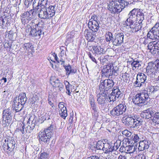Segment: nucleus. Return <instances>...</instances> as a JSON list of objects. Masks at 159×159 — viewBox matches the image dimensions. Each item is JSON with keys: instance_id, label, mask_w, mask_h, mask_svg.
<instances>
[{"instance_id": "obj_1", "label": "nucleus", "mask_w": 159, "mask_h": 159, "mask_svg": "<svg viewBox=\"0 0 159 159\" xmlns=\"http://www.w3.org/2000/svg\"><path fill=\"white\" fill-rule=\"evenodd\" d=\"M54 6H50L48 8L42 7L37 9V14L41 19H47L53 16L55 13Z\"/></svg>"}, {"instance_id": "obj_2", "label": "nucleus", "mask_w": 159, "mask_h": 159, "mask_svg": "<svg viewBox=\"0 0 159 159\" xmlns=\"http://www.w3.org/2000/svg\"><path fill=\"white\" fill-rule=\"evenodd\" d=\"M146 90H143L142 93H138L134 96L132 98L133 103L137 106L142 107L146 104L149 98V96Z\"/></svg>"}, {"instance_id": "obj_3", "label": "nucleus", "mask_w": 159, "mask_h": 159, "mask_svg": "<svg viewBox=\"0 0 159 159\" xmlns=\"http://www.w3.org/2000/svg\"><path fill=\"white\" fill-rule=\"evenodd\" d=\"M118 71V67L113 66V64H109L103 66L101 71L102 76L109 78L112 75L117 76Z\"/></svg>"}, {"instance_id": "obj_4", "label": "nucleus", "mask_w": 159, "mask_h": 159, "mask_svg": "<svg viewBox=\"0 0 159 159\" xmlns=\"http://www.w3.org/2000/svg\"><path fill=\"white\" fill-rule=\"evenodd\" d=\"M122 122L125 125L131 128H135L142 125V121L133 118V116L128 114L123 117Z\"/></svg>"}, {"instance_id": "obj_5", "label": "nucleus", "mask_w": 159, "mask_h": 159, "mask_svg": "<svg viewBox=\"0 0 159 159\" xmlns=\"http://www.w3.org/2000/svg\"><path fill=\"white\" fill-rule=\"evenodd\" d=\"M52 128L53 125H52L43 131L39 132V141L43 142L45 144H49L52 135Z\"/></svg>"}, {"instance_id": "obj_6", "label": "nucleus", "mask_w": 159, "mask_h": 159, "mask_svg": "<svg viewBox=\"0 0 159 159\" xmlns=\"http://www.w3.org/2000/svg\"><path fill=\"white\" fill-rule=\"evenodd\" d=\"M126 108L125 105L120 104L111 111L110 114L113 117L118 116L125 112Z\"/></svg>"}, {"instance_id": "obj_7", "label": "nucleus", "mask_w": 159, "mask_h": 159, "mask_svg": "<svg viewBox=\"0 0 159 159\" xmlns=\"http://www.w3.org/2000/svg\"><path fill=\"white\" fill-rule=\"evenodd\" d=\"M114 85V82L112 80H105L101 82L99 89L101 92H105V91L112 89Z\"/></svg>"}, {"instance_id": "obj_8", "label": "nucleus", "mask_w": 159, "mask_h": 159, "mask_svg": "<svg viewBox=\"0 0 159 159\" xmlns=\"http://www.w3.org/2000/svg\"><path fill=\"white\" fill-rule=\"evenodd\" d=\"M140 11V9L134 8L130 11L128 14L129 18L125 21V24L134 23L139 18L138 14Z\"/></svg>"}, {"instance_id": "obj_9", "label": "nucleus", "mask_w": 159, "mask_h": 159, "mask_svg": "<svg viewBox=\"0 0 159 159\" xmlns=\"http://www.w3.org/2000/svg\"><path fill=\"white\" fill-rule=\"evenodd\" d=\"M120 7H119L117 3V1H112L110 2L108 6V9L111 13L115 14L120 13L121 11Z\"/></svg>"}, {"instance_id": "obj_10", "label": "nucleus", "mask_w": 159, "mask_h": 159, "mask_svg": "<svg viewBox=\"0 0 159 159\" xmlns=\"http://www.w3.org/2000/svg\"><path fill=\"white\" fill-rule=\"evenodd\" d=\"M124 35L122 33H119L113 36L112 43L114 45L120 46L123 42Z\"/></svg>"}, {"instance_id": "obj_11", "label": "nucleus", "mask_w": 159, "mask_h": 159, "mask_svg": "<svg viewBox=\"0 0 159 159\" xmlns=\"http://www.w3.org/2000/svg\"><path fill=\"white\" fill-rule=\"evenodd\" d=\"M2 114V123H9L12 119V115L11 110L9 109L4 110L3 111Z\"/></svg>"}, {"instance_id": "obj_12", "label": "nucleus", "mask_w": 159, "mask_h": 159, "mask_svg": "<svg viewBox=\"0 0 159 159\" xmlns=\"http://www.w3.org/2000/svg\"><path fill=\"white\" fill-rule=\"evenodd\" d=\"M97 97L98 103L102 106H104L108 101V98L106 93L101 92V93L98 94Z\"/></svg>"}, {"instance_id": "obj_13", "label": "nucleus", "mask_w": 159, "mask_h": 159, "mask_svg": "<svg viewBox=\"0 0 159 159\" xmlns=\"http://www.w3.org/2000/svg\"><path fill=\"white\" fill-rule=\"evenodd\" d=\"M148 48L152 53H156L157 51L159 50V41L150 42L148 44Z\"/></svg>"}, {"instance_id": "obj_14", "label": "nucleus", "mask_w": 159, "mask_h": 159, "mask_svg": "<svg viewBox=\"0 0 159 159\" xmlns=\"http://www.w3.org/2000/svg\"><path fill=\"white\" fill-rule=\"evenodd\" d=\"M152 64L150 62L148 63L146 67V74L152 78L154 77L156 71V69L154 67L155 66L154 65Z\"/></svg>"}, {"instance_id": "obj_15", "label": "nucleus", "mask_w": 159, "mask_h": 159, "mask_svg": "<svg viewBox=\"0 0 159 159\" xmlns=\"http://www.w3.org/2000/svg\"><path fill=\"white\" fill-rule=\"evenodd\" d=\"M147 91V93L149 96L151 95L152 97L157 96L159 94V86H152L150 89L145 90Z\"/></svg>"}, {"instance_id": "obj_16", "label": "nucleus", "mask_w": 159, "mask_h": 159, "mask_svg": "<svg viewBox=\"0 0 159 159\" xmlns=\"http://www.w3.org/2000/svg\"><path fill=\"white\" fill-rule=\"evenodd\" d=\"M27 100V98L26 96L25 93H20L18 97H16L13 99V102L17 103V101L18 103H20L23 105H24Z\"/></svg>"}, {"instance_id": "obj_17", "label": "nucleus", "mask_w": 159, "mask_h": 159, "mask_svg": "<svg viewBox=\"0 0 159 159\" xmlns=\"http://www.w3.org/2000/svg\"><path fill=\"white\" fill-rule=\"evenodd\" d=\"M95 32L88 29L85 30L84 31V34L86 39L89 41H93L96 37Z\"/></svg>"}, {"instance_id": "obj_18", "label": "nucleus", "mask_w": 159, "mask_h": 159, "mask_svg": "<svg viewBox=\"0 0 159 159\" xmlns=\"http://www.w3.org/2000/svg\"><path fill=\"white\" fill-rule=\"evenodd\" d=\"M154 112L151 108L145 110L141 114L140 116L142 117L145 119H152V116L153 115Z\"/></svg>"}, {"instance_id": "obj_19", "label": "nucleus", "mask_w": 159, "mask_h": 159, "mask_svg": "<svg viewBox=\"0 0 159 159\" xmlns=\"http://www.w3.org/2000/svg\"><path fill=\"white\" fill-rule=\"evenodd\" d=\"M4 142L7 144V150L10 152L12 151L15 147L16 143L15 140L12 138H10L7 139V140L5 139Z\"/></svg>"}, {"instance_id": "obj_20", "label": "nucleus", "mask_w": 159, "mask_h": 159, "mask_svg": "<svg viewBox=\"0 0 159 159\" xmlns=\"http://www.w3.org/2000/svg\"><path fill=\"white\" fill-rule=\"evenodd\" d=\"M88 25L89 29L94 32H97L99 29V27L98 22L89 20Z\"/></svg>"}, {"instance_id": "obj_21", "label": "nucleus", "mask_w": 159, "mask_h": 159, "mask_svg": "<svg viewBox=\"0 0 159 159\" xmlns=\"http://www.w3.org/2000/svg\"><path fill=\"white\" fill-rule=\"evenodd\" d=\"M126 25L127 26H129L130 28L132 29V32H137L141 30L142 27L141 24L138 22L135 23L134 24V23H129Z\"/></svg>"}, {"instance_id": "obj_22", "label": "nucleus", "mask_w": 159, "mask_h": 159, "mask_svg": "<svg viewBox=\"0 0 159 159\" xmlns=\"http://www.w3.org/2000/svg\"><path fill=\"white\" fill-rule=\"evenodd\" d=\"M58 107L60 108L59 111L60 115L62 118L65 119L67 116L66 107L61 102L58 105Z\"/></svg>"}, {"instance_id": "obj_23", "label": "nucleus", "mask_w": 159, "mask_h": 159, "mask_svg": "<svg viewBox=\"0 0 159 159\" xmlns=\"http://www.w3.org/2000/svg\"><path fill=\"white\" fill-rule=\"evenodd\" d=\"M50 82L53 87L59 88L60 91L64 89L63 85L58 79H56L55 80L51 79Z\"/></svg>"}, {"instance_id": "obj_24", "label": "nucleus", "mask_w": 159, "mask_h": 159, "mask_svg": "<svg viewBox=\"0 0 159 159\" xmlns=\"http://www.w3.org/2000/svg\"><path fill=\"white\" fill-rule=\"evenodd\" d=\"M34 11L31 10L23 13L21 15V17H23L28 20H30L34 17Z\"/></svg>"}, {"instance_id": "obj_25", "label": "nucleus", "mask_w": 159, "mask_h": 159, "mask_svg": "<svg viewBox=\"0 0 159 159\" xmlns=\"http://www.w3.org/2000/svg\"><path fill=\"white\" fill-rule=\"evenodd\" d=\"M114 150V148L110 143H105V144L103 149V151L105 153L109 154Z\"/></svg>"}, {"instance_id": "obj_26", "label": "nucleus", "mask_w": 159, "mask_h": 159, "mask_svg": "<svg viewBox=\"0 0 159 159\" xmlns=\"http://www.w3.org/2000/svg\"><path fill=\"white\" fill-rule=\"evenodd\" d=\"M133 61H129L130 62H131V65L133 70H134L136 69H138L141 66V62L140 61H135L134 59H133Z\"/></svg>"}, {"instance_id": "obj_27", "label": "nucleus", "mask_w": 159, "mask_h": 159, "mask_svg": "<svg viewBox=\"0 0 159 159\" xmlns=\"http://www.w3.org/2000/svg\"><path fill=\"white\" fill-rule=\"evenodd\" d=\"M93 49L94 51V53L97 55L103 54L105 53V52L104 51L103 49L100 46H94L93 47Z\"/></svg>"}, {"instance_id": "obj_28", "label": "nucleus", "mask_w": 159, "mask_h": 159, "mask_svg": "<svg viewBox=\"0 0 159 159\" xmlns=\"http://www.w3.org/2000/svg\"><path fill=\"white\" fill-rule=\"evenodd\" d=\"M66 71V75L68 76L70 74H74L77 72V70L75 68H72L70 65L64 66Z\"/></svg>"}, {"instance_id": "obj_29", "label": "nucleus", "mask_w": 159, "mask_h": 159, "mask_svg": "<svg viewBox=\"0 0 159 159\" xmlns=\"http://www.w3.org/2000/svg\"><path fill=\"white\" fill-rule=\"evenodd\" d=\"M23 105L20 103H18V102L17 101V103L13 102L12 108L16 112H18L21 110L23 107Z\"/></svg>"}, {"instance_id": "obj_30", "label": "nucleus", "mask_w": 159, "mask_h": 159, "mask_svg": "<svg viewBox=\"0 0 159 159\" xmlns=\"http://www.w3.org/2000/svg\"><path fill=\"white\" fill-rule=\"evenodd\" d=\"M111 93L119 99L120 98H121V96H122L121 92L117 87H114L112 89Z\"/></svg>"}, {"instance_id": "obj_31", "label": "nucleus", "mask_w": 159, "mask_h": 159, "mask_svg": "<svg viewBox=\"0 0 159 159\" xmlns=\"http://www.w3.org/2000/svg\"><path fill=\"white\" fill-rule=\"evenodd\" d=\"M137 77L141 81L142 84L144 85L147 83L146 81L147 76L145 74L142 73H139L137 75Z\"/></svg>"}, {"instance_id": "obj_32", "label": "nucleus", "mask_w": 159, "mask_h": 159, "mask_svg": "<svg viewBox=\"0 0 159 159\" xmlns=\"http://www.w3.org/2000/svg\"><path fill=\"white\" fill-rule=\"evenodd\" d=\"M38 2V6H40V7H43V8H48L47 7V4L48 3L47 0H34L33 2V3L34 4V2Z\"/></svg>"}, {"instance_id": "obj_33", "label": "nucleus", "mask_w": 159, "mask_h": 159, "mask_svg": "<svg viewBox=\"0 0 159 159\" xmlns=\"http://www.w3.org/2000/svg\"><path fill=\"white\" fill-rule=\"evenodd\" d=\"M28 29V31H30V33L29 35L32 36H37V34L35 33L36 31H37V28L34 26L33 28H32L30 25L27 26V28ZM26 31H27L28 29H26Z\"/></svg>"}, {"instance_id": "obj_34", "label": "nucleus", "mask_w": 159, "mask_h": 159, "mask_svg": "<svg viewBox=\"0 0 159 159\" xmlns=\"http://www.w3.org/2000/svg\"><path fill=\"white\" fill-rule=\"evenodd\" d=\"M65 47L63 46L61 47L60 48L61 52L59 54V57L60 58V61L61 62V65L63 64L64 62L65 61L63 58V56L65 53V52L64 50Z\"/></svg>"}, {"instance_id": "obj_35", "label": "nucleus", "mask_w": 159, "mask_h": 159, "mask_svg": "<svg viewBox=\"0 0 159 159\" xmlns=\"http://www.w3.org/2000/svg\"><path fill=\"white\" fill-rule=\"evenodd\" d=\"M105 37L107 42L109 43H110L111 42H112L113 36L111 32H107L105 34Z\"/></svg>"}, {"instance_id": "obj_36", "label": "nucleus", "mask_w": 159, "mask_h": 159, "mask_svg": "<svg viewBox=\"0 0 159 159\" xmlns=\"http://www.w3.org/2000/svg\"><path fill=\"white\" fill-rule=\"evenodd\" d=\"M117 3L119 7H121L120 9H121V11L126 6H127L128 4H129V3H128L127 2H125L124 0H118Z\"/></svg>"}, {"instance_id": "obj_37", "label": "nucleus", "mask_w": 159, "mask_h": 159, "mask_svg": "<svg viewBox=\"0 0 159 159\" xmlns=\"http://www.w3.org/2000/svg\"><path fill=\"white\" fill-rule=\"evenodd\" d=\"M152 122L157 124H159V112L156 113L152 119Z\"/></svg>"}, {"instance_id": "obj_38", "label": "nucleus", "mask_w": 159, "mask_h": 159, "mask_svg": "<svg viewBox=\"0 0 159 159\" xmlns=\"http://www.w3.org/2000/svg\"><path fill=\"white\" fill-rule=\"evenodd\" d=\"M136 149L134 146H126V152H128L129 153H133L135 151Z\"/></svg>"}, {"instance_id": "obj_39", "label": "nucleus", "mask_w": 159, "mask_h": 159, "mask_svg": "<svg viewBox=\"0 0 159 159\" xmlns=\"http://www.w3.org/2000/svg\"><path fill=\"white\" fill-rule=\"evenodd\" d=\"M105 143L102 141H98L96 143V148L97 150H102L103 149Z\"/></svg>"}, {"instance_id": "obj_40", "label": "nucleus", "mask_w": 159, "mask_h": 159, "mask_svg": "<svg viewBox=\"0 0 159 159\" xmlns=\"http://www.w3.org/2000/svg\"><path fill=\"white\" fill-rule=\"evenodd\" d=\"M150 142L146 141H143L139 142V146L141 145L143 146V149H148L149 146Z\"/></svg>"}, {"instance_id": "obj_41", "label": "nucleus", "mask_w": 159, "mask_h": 159, "mask_svg": "<svg viewBox=\"0 0 159 159\" xmlns=\"http://www.w3.org/2000/svg\"><path fill=\"white\" fill-rule=\"evenodd\" d=\"M88 54L89 58L91 59V60L93 62L97 64L98 61H97L96 59V58L97 57V55L94 53H93V54H92L90 52H89Z\"/></svg>"}, {"instance_id": "obj_42", "label": "nucleus", "mask_w": 159, "mask_h": 159, "mask_svg": "<svg viewBox=\"0 0 159 159\" xmlns=\"http://www.w3.org/2000/svg\"><path fill=\"white\" fill-rule=\"evenodd\" d=\"M64 83L66 86V93L68 94V95H70L71 92H70V88L71 86V84L67 81H65Z\"/></svg>"}, {"instance_id": "obj_43", "label": "nucleus", "mask_w": 159, "mask_h": 159, "mask_svg": "<svg viewBox=\"0 0 159 159\" xmlns=\"http://www.w3.org/2000/svg\"><path fill=\"white\" fill-rule=\"evenodd\" d=\"M138 16L139 18L137 19V20H139L138 23L141 24L142 21L144 20V14L141 12V10L139 12Z\"/></svg>"}, {"instance_id": "obj_44", "label": "nucleus", "mask_w": 159, "mask_h": 159, "mask_svg": "<svg viewBox=\"0 0 159 159\" xmlns=\"http://www.w3.org/2000/svg\"><path fill=\"white\" fill-rule=\"evenodd\" d=\"M151 30L153 33L159 32V23H156Z\"/></svg>"}, {"instance_id": "obj_45", "label": "nucleus", "mask_w": 159, "mask_h": 159, "mask_svg": "<svg viewBox=\"0 0 159 159\" xmlns=\"http://www.w3.org/2000/svg\"><path fill=\"white\" fill-rule=\"evenodd\" d=\"M23 48H24V49L25 48L26 50H29V49L32 50L34 47L32 44L27 43L24 44Z\"/></svg>"}, {"instance_id": "obj_46", "label": "nucleus", "mask_w": 159, "mask_h": 159, "mask_svg": "<svg viewBox=\"0 0 159 159\" xmlns=\"http://www.w3.org/2000/svg\"><path fill=\"white\" fill-rule=\"evenodd\" d=\"M44 23L43 21L39 22L38 24L35 25L34 26L37 29L41 30H42L43 29Z\"/></svg>"}, {"instance_id": "obj_47", "label": "nucleus", "mask_w": 159, "mask_h": 159, "mask_svg": "<svg viewBox=\"0 0 159 159\" xmlns=\"http://www.w3.org/2000/svg\"><path fill=\"white\" fill-rule=\"evenodd\" d=\"M34 125H28L25 128V131L26 133H30L33 131L34 128Z\"/></svg>"}, {"instance_id": "obj_48", "label": "nucleus", "mask_w": 159, "mask_h": 159, "mask_svg": "<svg viewBox=\"0 0 159 159\" xmlns=\"http://www.w3.org/2000/svg\"><path fill=\"white\" fill-rule=\"evenodd\" d=\"M134 86L135 87H141L143 85L139 80L136 77V80L134 83Z\"/></svg>"}, {"instance_id": "obj_49", "label": "nucleus", "mask_w": 159, "mask_h": 159, "mask_svg": "<svg viewBox=\"0 0 159 159\" xmlns=\"http://www.w3.org/2000/svg\"><path fill=\"white\" fill-rule=\"evenodd\" d=\"M109 100L108 99V101H110L111 102L112 101H115L116 100L118 99L117 98V97H115V95L111 93L109 96Z\"/></svg>"}, {"instance_id": "obj_50", "label": "nucleus", "mask_w": 159, "mask_h": 159, "mask_svg": "<svg viewBox=\"0 0 159 159\" xmlns=\"http://www.w3.org/2000/svg\"><path fill=\"white\" fill-rule=\"evenodd\" d=\"M152 64L154 65V67L156 69V71L159 72V60L158 61H156L153 63L152 62H151Z\"/></svg>"}, {"instance_id": "obj_51", "label": "nucleus", "mask_w": 159, "mask_h": 159, "mask_svg": "<svg viewBox=\"0 0 159 159\" xmlns=\"http://www.w3.org/2000/svg\"><path fill=\"white\" fill-rule=\"evenodd\" d=\"M89 101L90 105L95 103V101L93 95L90 94L89 96Z\"/></svg>"}, {"instance_id": "obj_52", "label": "nucleus", "mask_w": 159, "mask_h": 159, "mask_svg": "<svg viewBox=\"0 0 159 159\" xmlns=\"http://www.w3.org/2000/svg\"><path fill=\"white\" fill-rule=\"evenodd\" d=\"M120 143L121 141L120 140H118L114 143V146H112V147L114 148V150L116 151L118 149L120 145Z\"/></svg>"}, {"instance_id": "obj_53", "label": "nucleus", "mask_w": 159, "mask_h": 159, "mask_svg": "<svg viewBox=\"0 0 159 159\" xmlns=\"http://www.w3.org/2000/svg\"><path fill=\"white\" fill-rule=\"evenodd\" d=\"M122 134L126 137H130L132 134L127 129H125L122 132Z\"/></svg>"}, {"instance_id": "obj_54", "label": "nucleus", "mask_w": 159, "mask_h": 159, "mask_svg": "<svg viewBox=\"0 0 159 159\" xmlns=\"http://www.w3.org/2000/svg\"><path fill=\"white\" fill-rule=\"evenodd\" d=\"M148 38L152 39H154V33L151 31V30L148 32L147 34Z\"/></svg>"}, {"instance_id": "obj_55", "label": "nucleus", "mask_w": 159, "mask_h": 159, "mask_svg": "<svg viewBox=\"0 0 159 159\" xmlns=\"http://www.w3.org/2000/svg\"><path fill=\"white\" fill-rule=\"evenodd\" d=\"M126 144L125 143L124 144L123 143H122L121 146L120 148L119 151L121 152H126Z\"/></svg>"}, {"instance_id": "obj_56", "label": "nucleus", "mask_w": 159, "mask_h": 159, "mask_svg": "<svg viewBox=\"0 0 159 159\" xmlns=\"http://www.w3.org/2000/svg\"><path fill=\"white\" fill-rule=\"evenodd\" d=\"M20 126L18 127V129H20V131L23 134L25 133L24 129L25 125L24 124H20L19 125Z\"/></svg>"}, {"instance_id": "obj_57", "label": "nucleus", "mask_w": 159, "mask_h": 159, "mask_svg": "<svg viewBox=\"0 0 159 159\" xmlns=\"http://www.w3.org/2000/svg\"><path fill=\"white\" fill-rule=\"evenodd\" d=\"M48 154L45 152L42 153L40 155V156L39 159H45L47 158Z\"/></svg>"}, {"instance_id": "obj_58", "label": "nucleus", "mask_w": 159, "mask_h": 159, "mask_svg": "<svg viewBox=\"0 0 159 159\" xmlns=\"http://www.w3.org/2000/svg\"><path fill=\"white\" fill-rule=\"evenodd\" d=\"M128 75V74L126 72L122 74V77L124 81L126 82L128 80V78L129 77Z\"/></svg>"}, {"instance_id": "obj_59", "label": "nucleus", "mask_w": 159, "mask_h": 159, "mask_svg": "<svg viewBox=\"0 0 159 159\" xmlns=\"http://www.w3.org/2000/svg\"><path fill=\"white\" fill-rule=\"evenodd\" d=\"M99 59L101 62L102 63L106 62L107 61V60L104 56H101L100 57L98 58Z\"/></svg>"}, {"instance_id": "obj_60", "label": "nucleus", "mask_w": 159, "mask_h": 159, "mask_svg": "<svg viewBox=\"0 0 159 159\" xmlns=\"http://www.w3.org/2000/svg\"><path fill=\"white\" fill-rule=\"evenodd\" d=\"M11 44L9 42H6L4 45L5 48H9V49H11Z\"/></svg>"}, {"instance_id": "obj_61", "label": "nucleus", "mask_w": 159, "mask_h": 159, "mask_svg": "<svg viewBox=\"0 0 159 159\" xmlns=\"http://www.w3.org/2000/svg\"><path fill=\"white\" fill-rule=\"evenodd\" d=\"M140 138L139 136L137 134H135L134 138L133 139L135 143H137V142L139 141Z\"/></svg>"}, {"instance_id": "obj_62", "label": "nucleus", "mask_w": 159, "mask_h": 159, "mask_svg": "<svg viewBox=\"0 0 159 159\" xmlns=\"http://www.w3.org/2000/svg\"><path fill=\"white\" fill-rule=\"evenodd\" d=\"M89 20H92L93 21L98 22V16L95 15H93L91 19Z\"/></svg>"}, {"instance_id": "obj_63", "label": "nucleus", "mask_w": 159, "mask_h": 159, "mask_svg": "<svg viewBox=\"0 0 159 159\" xmlns=\"http://www.w3.org/2000/svg\"><path fill=\"white\" fill-rule=\"evenodd\" d=\"M92 115L95 118L97 119L98 116V110L94 111L93 112V113Z\"/></svg>"}, {"instance_id": "obj_64", "label": "nucleus", "mask_w": 159, "mask_h": 159, "mask_svg": "<svg viewBox=\"0 0 159 159\" xmlns=\"http://www.w3.org/2000/svg\"><path fill=\"white\" fill-rule=\"evenodd\" d=\"M85 159H99V157L96 156H92L87 157Z\"/></svg>"}]
</instances>
